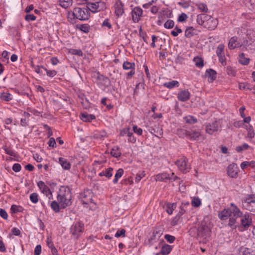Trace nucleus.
Masks as SVG:
<instances>
[{
	"label": "nucleus",
	"mask_w": 255,
	"mask_h": 255,
	"mask_svg": "<svg viewBox=\"0 0 255 255\" xmlns=\"http://www.w3.org/2000/svg\"><path fill=\"white\" fill-rule=\"evenodd\" d=\"M139 33L140 36L141 37H142V38L143 39V41L145 43H148V42H147V38L148 37L146 33L145 32H143L142 30V29H141V27H140V28L139 30Z\"/></svg>",
	"instance_id": "obj_57"
},
{
	"label": "nucleus",
	"mask_w": 255,
	"mask_h": 255,
	"mask_svg": "<svg viewBox=\"0 0 255 255\" xmlns=\"http://www.w3.org/2000/svg\"><path fill=\"white\" fill-rule=\"evenodd\" d=\"M247 129L248 130V136L250 138H253L255 133L253 127L252 126H250L248 128H247Z\"/></svg>",
	"instance_id": "obj_50"
},
{
	"label": "nucleus",
	"mask_w": 255,
	"mask_h": 255,
	"mask_svg": "<svg viewBox=\"0 0 255 255\" xmlns=\"http://www.w3.org/2000/svg\"><path fill=\"white\" fill-rule=\"evenodd\" d=\"M107 136V133L105 130L95 131L93 135V138L97 140H103Z\"/></svg>",
	"instance_id": "obj_22"
},
{
	"label": "nucleus",
	"mask_w": 255,
	"mask_h": 255,
	"mask_svg": "<svg viewBox=\"0 0 255 255\" xmlns=\"http://www.w3.org/2000/svg\"><path fill=\"white\" fill-rule=\"evenodd\" d=\"M36 17L33 14H27L25 16V19L27 21H34Z\"/></svg>",
	"instance_id": "obj_60"
},
{
	"label": "nucleus",
	"mask_w": 255,
	"mask_h": 255,
	"mask_svg": "<svg viewBox=\"0 0 255 255\" xmlns=\"http://www.w3.org/2000/svg\"><path fill=\"white\" fill-rule=\"evenodd\" d=\"M238 61L240 63L244 65H247L250 62V59L245 57L244 53H240L239 55Z\"/></svg>",
	"instance_id": "obj_31"
},
{
	"label": "nucleus",
	"mask_w": 255,
	"mask_h": 255,
	"mask_svg": "<svg viewBox=\"0 0 255 255\" xmlns=\"http://www.w3.org/2000/svg\"><path fill=\"white\" fill-rule=\"evenodd\" d=\"M135 63L133 62L125 61L123 63V69L125 70H130V71L126 74L127 79L131 78L135 74Z\"/></svg>",
	"instance_id": "obj_10"
},
{
	"label": "nucleus",
	"mask_w": 255,
	"mask_h": 255,
	"mask_svg": "<svg viewBox=\"0 0 255 255\" xmlns=\"http://www.w3.org/2000/svg\"><path fill=\"white\" fill-rule=\"evenodd\" d=\"M142 9L139 7H135L131 11L132 20L134 23L139 21L142 15Z\"/></svg>",
	"instance_id": "obj_12"
},
{
	"label": "nucleus",
	"mask_w": 255,
	"mask_h": 255,
	"mask_svg": "<svg viewBox=\"0 0 255 255\" xmlns=\"http://www.w3.org/2000/svg\"><path fill=\"white\" fill-rule=\"evenodd\" d=\"M169 174L166 172L158 174L156 176V180L158 181L167 182L169 180Z\"/></svg>",
	"instance_id": "obj_27"
},
{
	"label": "nucleus",
	"mask_w": 255,
	"mask_h": 255,
	"mask_svg": "<svg viewBox=\"0 0 255 255\" xmlns=\"http://www.w3.org/2000/svg\"><path fill=\"white\" fill-rule=\"evenodd\" d=\"M58 162L64 169L69 170L71 168L70 162L63 157H59L58 158Z\"/></svg>",
	"instance_id": "obj_23"
},
{
	"label": "nucleus",
	"mask_w": 255,
	"mask_h": 255,
	"mask_svg": "<svg viewBox=\"0 0 255 255\" xmlns=\"http://www.w3.org/2000/svg\"><path fill=\"white\" fill-rule=\"evenodd\" d=\"M186 123L189 124H195L197 122V119L192 116H187L184 118Z\"/></svg>",
	"instance_id": "obj_40"
},
{
	"label": "nucleus",
	"mask_w": 255,
	"mask_h": 255,
	"mask_svg": "<svg viewBox=\"0 0 255 255\" xmlns=\"http://www.w3.org/2000/svg\"><path fill=\"white\" fill-rule=\"evenodd\" d=\"M86 1V7L89 11L96 13L104 10L106 8V4L102 0H85Z\"/></svg>",
	"instance_id": "obj_4"
},
{
	"label": "nucleus",
	"mask_w": 255,
	"mask_h": 255,
	"mask_svg": "<svg viewBox=\"0 0 255 255\" xmlns=\"http://www.w3.org/2000/svg\"><path fill=\"white\" fill-rule=\"evenodd\" d=\"M207 22L205 25V27H207L208 29L211 30L215 29L217 26L218 24V19L214 18L210 16V18H208Z\"/></svg>",
	"instance_id": "obj_17"
},
{
	"label": "nucleus",
	"mask_w": 255,
	"mask_h": 255,
	"mask_svg": "<svg viewBox=\"0 0 255 255\" xmlns=\"http://www.w3.org/2000/svg\"><path fill=\"white\" fill-rule=\"evenodd\" d=\"M124 169L122 168H119L117 170V171L115 175V178L113 180V183L114 184H116L118 183L119 179L123 176V175L124 174Z\"/></svg>",
	"instance_id": "obj_37"
},
{
	"label": "nucleus",
	"mask_w": 255,
	"mask_h": 255,
	"mask_svg": "<svg viewBox=\"0 0 255 255\" xmlns=\"http://www.w3.org/2000/svg\"><path fill=\"white\" fill-rule=\"evenodd\" d=\"M68 18L71 19H78L80 20H86L90 17V12L86 6L76 7L73 10L68 13Z\"/></svg>",
	"instance_id": "obj_3"
},
{
	"label": "nucleus",
	"mask_w": 255,
	"mask_h": 255,
	"mask_svg": "<svg viewBox=\"0 0 255 255\" xmlns=\"http://www.w3.org/2000/svg\"><path fill=\"white\" fill-rule=\"evenodd\" d=\"M192 206L194 207H198L201 204V202L198 198H194L191 201Z\"/></svg>",
	"instance_id": "obj_48"
},
{
	"label": "nucleus",
	"mask_w": 255,
	"mask_h": 255,
	"mask_svg": "<svg viewBox=\"0 0 255 255\" xmlns=\"http://www.w3.org/2000/svg\"><path fill=\"white\" fill-rule=\"evenodd\" d=\"M201 135V133L199 131H189L188 138L191 140H196Z\"/></svg>",
	"instance_id": "obj_34"
},
{
	"label": "nucleus",
	"mask_w": 255,
	"mask_h": 255,
	"mask_svg": "<svg viewBox=\"0 0 255 255\" xmlns=\"http://www.w3.org/2000/svg\"><path fill=\"white\" fill-rule=\"evenodd\" d=\"M205 75V76L208 78V82L209 83L213 82L217 78L216 71L211 68L207 69Z\"/></svg>",
	"instance_id": "obj_18"
},
{
	"label": "nucleus",
	"mask_w": 255,
	"mask_h": 255,
	"mask_svg": "<svg viewBox=\"0 0 255 255\" xmlns=\"http://www.w3.org/2000/svg\"><path fill=\"white\" fill-rule=\"evenodd\" d=\"M84 224L80 222L74 223L70 228V233L78 238L84 230Z\"/></svg>",
	"instance_id": "obj_8"
},
{
	"label": "nucleus",
	"mask_w": 255,
	"mask_h": 255,
	"mask_svg": "<svg viewBox=\"0 0 255 255\" xmlns=\"http://www.w3.org/2000/svg\"><path fill=\"white\" fill-rule=\"evenodd\" d=\"M159 240H160V238L152 233L150 238L148 239V243L150 246H152Z\"/></svg>",
	"instance_id": "obj_43"
},
{
	"label": "nucleus",
	"mask_w": 255,
	"mask_h": 255,
	"mask_svg": "<svg viewBox=\"0 0 255 255\" xmlns=\"http://www.w3.org/2000/svg\"><path fill=\"white\" fill-rule=\"evenodd\" d=\"M172 248L171 246L165 244L161 247L160 253H157L156 255L162 254V255H168L171 251Z\"/></svg>",
	"instance_id": "obj_24"
},
{
	"label": "nucleus",
	"mask_w": 255,
	"mask_h": 255,
	"mask_svg": "<svg viewBox=\"0 0 255 255\" xmlns=\"http://www.w3.org/2000/svg\"><path fill=\"white\" fill-rule=\"evenodd\" d=\"M219 128V123L217 121H215L212 123H206L205 125L206 132L210 135L217 132Z\"/></svg>",
	"instance_id": "obj_11"
},
{
	"label": "nucleus",
	"mask_w": 255,
	"mask_h": 255,
	"mask_svg": "<svg viewBox=\"0 0 255 255\" xmlns=\"http://www.w3.org/2000/svg\"><path fill=\"white\" fill-rule=\"evenodd\" d=\"M188 18L187 15L185 13H182L179 15L177 20L179 22H183L186 21Z\"/></svg>",
	"instance_id": "obj_52"
},
{
	"label": "nucleus",
	"mask_w": 255,
	"mask_h": 255,
	"mask_svg": "<svg viewBox=\"0 0 255 255\" xmlns=\"http://www.w3.org/2000/svg\"><path fill=\"white\" fill-rule=\"evenodd\" d=\"M248 149H253V148L247 143H244L242 145H238L236 147L235 150L237 152L241 153L244 150Z\"/></svg>",
	"instance_id": "obj_29"
},
{
	"label": "nucleus",
	"mask_w": 255,
	"mask_h": 255,
	"mask_svg": "<svg viewBox=\"0 0 255 255\" xmlns=\"http://www.w3.org/2000/svg\"><path fill=\"white\" fill-rule=\"evenodd\" d=\"M98 79L102 82V85L105 88H108L111 85V81L109 78L103 75H99L98 76Z\"/></svg>",
	"instance_id": "obj_21"
},
{
	"label": "nucleus",
	"mask_w": 255,
	"mask_h": 255,
	"mask_svg": "<svg viewBox=\"0 0 255 255\" xmlns=\"http://www.w3.org/2000/svg\"><path fill=\"white\" fill-rule=\"evenodd\" d=\"M30 200L33 203H37L38 201V195L36 193H33L30 195Z\"/></svg>",
	"instance_id": "obj_49"
},
{
	"label": "nucleus",
	"mask_w": 255,
	"mask_h": 255,
	"mask_svg": "<svg viewBox=\"0 0 255 255\" xmlns=\"http://www.w3.org/2000/svg\"><path fill=\"white\" fill-rule=\"evenodd\" d=\"M164 239L169 243L171 244V243H173L176 238L174 236H171V235H168V234H166L165 236H164Z\"/></svg>",
	"instance_id": "obj_53"
},
{
	"label": "nucleus",
	"mask_w": 255,
	"mask_h": 255,
	"mask_svg": "<svg viewBox=\"0 0 255 255\" xmlns=\"http://www.w3.org/2000/svg\"><path fill=\"white\" fill-rule=\"evenodd\" d=\"M126 230L124 229L118 230L116 233L115 237L116 238H119L120 237H125L126 236Z\"/></svg>",
	"instance_id": "obj_58"
},
{
	"label": "nucleus",
	"mask_w": 255,
	"mask_h": 255,
	"mask_svg": "<svg viewBox=\"0 0 255 255\" xmlns=\"http://www.w3.org/2000/svg\"><path fill=\"white\" fill-rule=\"evenodd\" d=\"M227 174L231 178H236L238 175V166L236 163L230 164L227 167Z\"/></svg>",
	"instance_id": "obj_13"
},
{
	"label": "nucleus",
	"mask_w": 255,
	"mask_h": 255,
	"mask_svg": "<svg viewBox=\"0 0 255 255\" xmlns=\"http://www.w3.org/2000/svg\"><path fill=\"white\" fill-rule=\"evenodd\" d=\"M174 26V22L173 20H167L164 24V27L167 29L172 28Z\"/></svg>",
	"instance_id": "obj_46"
},
{
	"label": "nucleus",
	"mask_w": 255,
	"mask_h": 255,
	"mask_svg": "<svg viewBox=\"0 0 255 255\" xmlns=\"http://www.w3.org/2000/svg\"><path fill=\"white\" fill-rule=\"evenodd\" d=\"M57 198L62 208H65L70 206L72 204V195L70 188L66 186H61Z\"/></svg>",
	"instance_id": "obj_2"
},
{
	"label": "nucleus",
	"mask_w": 255,
	"mask_h": 255,
	"mask_svg": "<svg viewBox=\"0 0 255 255\" xmlns=\"http://www.w3.org/2000/svg\"><path fill=\"white\" fill-rule=\"evenodd\" d=\"M226 71L227 74L229 75L232 76H235L236 75V71L233 67L231 66H227Z\"/></svg>",
	"instance_id": "obj_55"
},
{
	"label": "nucleus",
	"mask_w": 255,
	"mask_h": 255,
	"mask_svg": "<svg viewBox=\"0 0 255 255\" xmlns=\"http://www.w3.org/2000/svg\"><path fill=\"white\" fill-rule=\"evenodd\" d=\"M198 8L202 11L207 12L208 8L206 4L204 3H199L197 4Z\"/></svg>",
	"instance_id": "obj_47"
},
{
	"label": "nucleus",
	"mask_w": 255,
	"mask_h": 255,
	"mask_svg": "<svg viewBox=\"0 0 255 255\" xmlns=\"http://www.w3.org/2000/svg\"><path fill=\"white\" fill-rule=\"evenodd\" d=\"M163 86L168 89H172L174 87H178L179 86V83L177 81L172 80L164 83Z\"/></svg>",
	"instance_id": "obj_32"
},
{
	"label": "nucleus",
	"mask_w": 255,
	"mask_h": 255,
	"mask_svg": "<svg viewBox=\"0 0 255 255\" xmlns=\"http://www.w3.org/2000/svg\"><path fill=\"white\" fill-rule=\"evenodd\" d=\"M79 29L85 33H88L89 31L90 27L88 24H81Z\"/></svg>",
	"instance_id": "obj_59"
},
{
	"label": "nucleus",
	"mask_w": 255,
	"mask_h": 255,
	"mask_svg": "<svg viewBox=\"0 0 255 255\" xmlns=\"http://www.w3.org/2000/svg\"><path fill=\"white\" fill-rule=\"evenodd\" d=\"M58 2L59 3V5L61 7H62L64 8H67L72 5L73 0H59Z\"/></svg>",
	"instance_id": "obj_35"
},
{
	"label": "nucleus",
	"mask_w": 255,
	"mask_h": 255,
	"mask_svg": "<svg viewBox=\"0 0 255 255\" xmlns=\"http://www.w3.org/2000/svg\"><path fill=\"white\" fill-rule=\"evenodd\" d=\"M195 29L192 27H188L185 30V36L188 38H190L194 35L196 34L195 32Z\"/></svg>",
	"instance_id": "obj_33"
},
{
	"label": "nucleus",
	"mask_w": 255,
	"mask_h": 255,
	"mask_svg": "<svg viewBox=\"0 0 255 255\" xmlns=\"http://www.w3.org/2000/svg\"><path fill=\"white\" fill-rule=\"evenodd\" d=\"M111 154L116 158L120 157L122 154L120 148L118 146L113 147L111 151Z\"/></svg>",
	"instance_id": "obj_36"
},
{
	"label": "nucleus",
	"mask_w": 255,
	"mask_h": 255,
	"mask_svg": "<svg viewBox=\"0 0 255 255\" xmlns=\"http://www.w3.org/2000/svg\"><path fill=\"white\" fill-rule=\"evenodd\" d=\"M43 70L46 72L47 75L50 77H53L57 74L55 70H47L46 68H43Z\"/></svg>",
	"instance_id": "obj_51"
},
{
	"label": "nucleus",
	"mask_w": 255,
	"mask_h": 255,
	"mask_svg": "<svg viewBox=\"0 0 255 255\" xmlns=\"http://www.w3.org/2000/svg\"><path fill=\"white\" fill-rule=\"evenodd\" d=\"M175 164L177 166L178 169L183 173L188 172L190 169V165L188 163V159L185 156H183L176 161Z\"/></svg>",
	"instance_id": "obj_9"
},
{
	"label": "nucleus",
	"mask_w": 255,
	"mask_h": 255,
	"mask_svg": "<svg viewBox=\"0 0 255 255\" xmlns=\"http://www.w3.org/2000/svg\"><path fill=\"white\" fill-rule=\"evenodd\" d=\"M50 207L55 212L58 213L59 212V205L56 201H53L51 202Z\"/></svg>",
	"instance_id": "obj_45"
},
{
	"label": "nucleus",
	"mask_w": 255,
	"mask_h": 255,
	"mask_svg": "<svg viewBox=\"0 0 255 255\" xmlns=\"http://www.w3.org/2000/svg\"><path fill=\"white\" fill-rule=\"evenodd\" d=\"M224 45L223 44H220L216 50V53L218 57L225 55L224 53Z\"/></svg>",
	"instance_id": "obj_44"
},
{
	"label": "nucleus",
	"mask_w": 255,
	"mask_h": 255,
	"mask_svg": "<svg viewBox=\"0 0 255 255\" xmlns=\"http://www.w3.org/2000/svg\"><path fill=\"white\" fill-rule=\"evenodd\" d=\"M176 207V203H168L166 205V212L169 215H171L173 213V211Z\"/></svg>",
	"instance_id": "obj_39"
},
{
	"label": "nucleus",
	"mask_w": 255,
	"mask_h": 255,
	"mask_svg": "<svg viewBox=\"0 0 255 255\" xmlns=\"http://www.w3.org/2000/svg\"><path fill=\"white\" fill-rule=\"evenodd\" d=\"M228 47L231 50L241 47V42L238 40L237 36H233L230 39L228 43Z\"/></svg>",
	"instance_id": "obj_15"
},
{
	"label": "nucleus",
	"mask_w": 255,
	"mask_h": 255,
	"mask_svg": "<svg viewBox=\"0 0 255 255\" xmlns=\"http://www.w3.org/2000/svg\"><path fill=\"white\" fill-rule=\"evenodd\" d=\"M248 38V37H246L242 42H241V47H247L251 44V42L249 41Z\"/></svg>",
	"instance_id": "obj_61"
},
{
	"label": "nucleus",
	"mask_w": 255,
	"mask_h": 255,
	"mask_svg": "<svg viewBox=\"0 0 255 255\" xmlns=\"http://www.w3.org/2000/svg\"><path fill=\"white\" fill-rule=\"evenodd\" d=\"M208 18H210V15L202 13L198 14L197 16V22L200 25H203L205 27L206 22H207Z\"/></svg>",
	"instance_id": "obj_19"
},
{
	"label": "nucleus",
	"mask_w": 255,
	"mask_h": 255,
	"mask_svg": "<svg viewBox=\"0 0 255 255\" xmlns=\"http://www.w3.org/2000/svg\"><path fill=\"white\" fill-rule=\"evenodd\" d=\"M152 233L160 238L163 234V228L161 227H156Z\"/></svg>",
	"instance_id": "obj_42"
},
{
	"label": "nucleus",
	"mask_w": 255,
	"mask_h": 255,
	"mask_svg": "<svg viewBox=\"0 0 255 255\" xmlns=\"http://www.w3.org/2000/svg\"><path fill=\"white\" fill-rule=\"evenodd\" d=\"M37 186L39 188L41 191L46 196H48L50 190L49 187L45 185V183L42 181H39L37 183Z\"/></svg>",
	"instance_id": "obj_20"
},
{
	"label": "nucleus",
	"mask_w": 255,
	"mask_h": 255,
	"mask_svg": "<svg viewBox=\"0 0 255 255\" xmlns=\"http://www.w3.org/2000/svg\"><path fill=\"white\" fill-rule=\"evenodd\" d=\"M113 170V168H111V167L106 169L104 171L105 176L108 178L111 177L113 175V173H112Z\"/></svg>",
	"instance_id": "obj_56"
},
{
	"label": "nucleus",
	"mask_w": 255,
	"mask_h": 255,
	"mask_svg": "<svg viewBox=\"0 0 255 255\" xmlns=\"http://www.w3.org/2000/svg\"><path fill=\"white\" fill-rule=\"evenodd\" d=\"M93 194L91 190H85L80 194V199L83 204L90 205V208L94 209L96 208V204L93 202Z\"/></svg>",
	"instance_id": "obj_6"
},
{
	"label": "nucleus",
	"mask_w": 255,
	"mask_h": 255,
	"mask_svg": "<svg viewBox=\"0 0 255 255\" xmlns=\"http://www.w3.org/2000/svg\"><path fill=\"white\" fill-rule=\"evenodd\" d=\"M23 208L20 206L16 205H12L10 207V211L11 214H16L17 213L22 212Z\"/></svg>",
	"instance_id": "obj_38"
},
{
	"label": "nucleus",
	"mask_w": 255,
	"mask_h": 255,
	"mask_svg": "<svg viewBox=\"0 0 255 255\" xmlns=\"http://www.w3.org/2000/svg\"><path fill=\"white\" fill-rule=\"evenodd\" d=\"M190 98V93L187 90L179 91L177 94V99L181 102L188 101Z\"/></svg>",
	"instance_id": "obj_16"
},
{
	"label": "nucleus",
	"mask_w": 255,
	"mask_h": 255,
	"mask_svg": "<svg viewBox=\"0 0 255 255\" xmlns=\"http://www.w3.org/2000/svg\"><path fill=\"white\" fill-rule=\"evenodd\" d=\"M0 99L2 101L9 102L13 99V96L9 93L3 92L0 93Z\"/></svg>",
	"instance_id": "obj_28"
},
{
	"label": "nucleus",
	"mask_w": 255,
	"mask_h": 255,
	"mask_svg": "<svg viewBox=\"0 0 255 255\" xmlns=\"http://www.w3.org/2000/svg\"><path fill=\"white\" fill-rule=\"evenodd\" d=\"M218 216L222 221L229 219L228 226L233 230L238 228L240 231H244L247 230L252 223L250 215H243L237 206L233 203L230 204L229 207L219 212Z\"/></svg>",
	"instance_id": "obj_1"
},
{
	"label": "nucleus",
	"mask_w": 255,
	"mask_h": 255,
	"mask_svg": "<svg viewBox=\"0 0 255 255\" xmlns=\"http://www.w3.org/2000/svg\"><path fill=\"white\" fill-rule=\"evenodd\" d=\"M81 119L85 122H90L96 118L95 116L87 113H82L80 115Z\"/></svg>",
	"instance_id": "obj_26"
},
{
	"label": "nucleus",
	"mask_w": 255,
	"mask_h": 255,
	"mask_svg": "<svg viewBox=\"0 0 255 255\" xmlns=\"http://www.w3.org/2000/svg\"><path fill=\"white\" fill-rule=\"evenodd\" d=\"M182 32V29L176 26L174 28V30L171 31V34L172 36L175 37L178 36V34L181 33Z\"/></svg>",
	"instance_id": "obj_54"
},
{
	"label": "nucleus",
	"mask_w": 255,
	"mask_h": 255,
	"mask_svg": "<svg viewBox=\"0 0 255 255\" xmlns=\"http://www.w3.org/2000/svg\"><path fill=\"white\" fill-rule=\"evenodd\" d=\"M115 13L117 17H120L124 13V4L120 0L116 2L114 5Z\"/></svg>",
	"instance_id": "obj_14"
},
{
	"label": "nucleus",
	"mask_w": 255,
	"mask_h": 255,
	"mask_svg": "<svg viewBox=\"0 0 255 255\" xmlns=\"http://www.w3.org/2000/svg\"><path fill=\"white\" fill-rule=\"evenodd\" d=\"M171 12L167 9L162 10L158 13V18L164 20L167 18H170L171 17Z\"/></svg>",
	"instance_id": "obj_25"
},
{
	"label": "nucleus",
	"mask_w": 255,
	"mask_h": 255,
	"mask_svg": "<svg viewBox=\"0 0 255 255\" xmlns=\"http://www.w3.org/2000/svg\"><path fill=\"white\" fill-rule=\"evenodd\" d=\"M133 130L135 133L138 135H140L142 133V129L140 128H138L136 125L133 126Z\"/></svg>",
	"instance_id": "obj_62"
},
{
	"label": "nucleus",
	"mask_w": 255,
	"mask_h": 255,
	"mask_svg": "<svg viewBox=\"0 0 255 255\" xmlns=\"http://www.w3.org/2000/svg\"><path fill=\"white\" fill-rule=\"evenodd\" d=\"M130 130L129 127L124 128L121 130L120 135V136H124L127 134H129V130Z\"/></svg>",
	"instance_id": "obj_63"
},
{
	"label": "nucleus",
	"mask_w": 255,
	"mask_h": 255,
	"mask_svg": "<svg viewBox=\"0 0 255 255\" xmlns=\"http://www.w3.org/2000/svg\"><path fill=\"white\" fill-rule=\"evenodd\" d=\"M240 255H254L252 252H251V250L248 248H245L241 252Z\"/></svg>",
	"instance_id": "obj_64"
},
{
	"label": "nucleus",
	"mask_w": 255,
	"mask_h": 255,
	"mask_svg": "<svg viewBox=\"0 0 255 255\" xmlns=\"http://www.w3.org/2000/svg\"><path fill=\"white\" fill-rule=\"evenodd\" d=\"M211 230L205 223L202 222L197 230L198 238L200 240H207L210 236Z\"/></svg>",
	"instance_id": "obj_7"
},
{
	"label": "nucleus",
	"mask_w": 255,
	"mask_h": 255,
	"mask_svg": "<svg viewBox=\"0 0 255 255\" xmlns=\"http://www.w3.org/2000/svg\"><path fill=\"white\" fill-rule=\"evenodd\" d=\"M243 208L251 212L255 213V195L249 194L242 200Z\"/></svg>",
	"instance_id": "obj_5"
},
{
	"label": "nucleus",
	"mask_w": 255,
	"mask_h": 255,
	"mask_svg": "<svg viewBox=\"0 0 255 255\" xmlns=\"http://www.w3.org/2000/svg\"><path fill=\"white\" fill-rule=\"evenodd\" d=\"M195 65L198 68H202L204 66V60L200 57H196L194 58Z\"/></svg>",
	"instance_id": "obj_41"
},
{
	"label": "nucleus",
	"mask_w": 255,
	"mask_h": 255,
	"mask_svg": "<svg viewBox=\"0 0 255 255\" xmlns=\"http://www.w3.org/2000/svg\"><path fill=\"white\" fill-rule=\"evenodd\" d=\"M176 133L179 137H188L189 131L184 128H178L176 130Z\"/></svg>",
	"instance_id": "obj_30"
}]
</instances>
